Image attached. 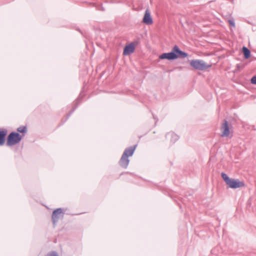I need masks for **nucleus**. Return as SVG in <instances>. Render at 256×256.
<instances>
[{
  "label": "nucleus",
  "instance_id": "1",
  "mask_svg": "<svg viewBox=\"0 0 256 256\" xmlns=\"http://www.w3.org/2000/svg\"><path fill=\"white\" fill-rule=\"evenodd\" d=\"M136 145H134V146L126 148L124 150L119 161V164L122 168H127L130 162V160H128V157L132 156L136 148Z\"/></svg>",
  "mask_w": 256,
  "mask_h": 256
},
{
  "label": "nucleus",
  "instance_id": "2",
  "mask_svg": "<svg viewBox=\"0 0 256 256\" xmlns=\"http://www.w3.org/2000/svg\"><path fill=\"white\" fill-rule=\"evenodd\" d=\"M221 176L226 185L230 188L235 189L244 186V182L238 179L230 178L224 172H222Z\"/></svg>",
  "mask_w": 256,
  "mask_h": 256
},
{
  "label": "nucleus",
  "instance_id": "3",
  "mask_svg": "<svg viewBox=\"0 0 256 256\" xmlns=\"http://www.w3.org/2000/svg\"><path fill=\"white\" fill-rule=\"evenodd\" d=\"M24 136L16 132H12L8 136L6 146H12L20 143Z\"/></svg>",
  "mask_w": 256,
  "mask_h": 256
},
{
  "label": "nucleus",
  "instance_id": "4",
  "mask_svg": "<svg viewBox=\"0 0 256 256\" xmlns=\"http://www.w3.org/2000/svg\"><path fill=\"white\" fill-rule=\"evenodd\" d=\"M220 130L222 132L221 136H232V126L230 124H229L228 122L226 120H224V123L222 124L220 127Z\"/></svg>",
  "mask_w": 256,
  "mask_h": 256
},
{
  "label": "nucleus",
  "instance_id": "5",
  "mask_svg": "<svg viewBox=\"0 0 256 256\" xmlns=\"http://www.w3.org/2000/svg\"><path fill=\"white\" fill-rule=\"evenodd\" d=\"M190 66L196 70H204L210 66L202 60H192L190 62Z\"/></svg>",
  "mask_w": 256,
  "mask_h": 256
},
{
  "label": "nucleus",
  "instance_id": "6",
  "mask_svg": "<svg viewBox=\"0 0 256 256\" xmlns=\"http://www.w3.org/2000/svg\"><path fill=\"white\" fill-rule=\"evenodd\" d=\"M62 210L60 208L55 210L52 214V220L53 224H56L61 216H62Z\"/></svg>",
  "mask_w": 256,
  "mask_h": 256
},
{
  "label": "nucleus",
  "instance_id": "7",
  "mask_svg": "<svg viewBox=\"0 0 256 256\" xmlns=\"http://www.w3.org/2000/svg\"><path fill=\"white\" fill-rule=\"evenodd\" d=\"M172 50L173 52L175 54L176 56V58H184L188 56V54L187 53L180 50L179 48L177 46H175Z\"/></svg>",
  "mask_w": 256,
  "mask_h": 256
},
{
  "label": "nucleus",
  "instance_id": "8",
  "mask_svg": "<svg viewBox=\"0 0 256 256\" xmlns=\"http://www.w3.org/2000/svg\"><path fill=\"white\" fill-rule=\"evenodd\" d=\"M136 44L134 42H131L129 44L126 46L124 50L123 54L128 56L132 54L135 49Z\"/></svg>",
  "mask_w": 256,
  "mask_h": 256
},
{
  "label": "nucleus",
  "instance_id": "9",
  "mask_svg": "<svg viewBox=\"0 0 256 256\" xmlns=\"http://www.w3.org/2000/svg\"><path fill=\"white\" fill-rule=\"evenodd\" d=\"M159 58L162 60L168 59L169 60H172L176 59V56L172 50L170 52L164 53L162 54L160 56Z\"/></svg>",
  "mask_w": 256,
  "mask_h": 256
},
{
  "label": "nucleus",
  "instance_id": "10",
  "mask_svg": "<svg viewBox=\"0 0 256 256\" xmlns=\"http://www.w3.org/2000/svg\"><path fill=\"white\" fill-rule=\"evenodd\" d=\"M142 22L146 24H152V20L150 16V14L148 10H146L145 12Z\"/></svg>",
  "mask_w": 256,
  "mask_h": 256
},
{
  "label": "nucleus",
  "instance_id": "11",
  "mask_svg": "<svg viewBox=\"0 0 256 256\" xmlns=\"http://www.w3.org/2000/svg\"><path fill=\"white\" fill-rule=\"evenodd\" d=\"M166 138L170 142L174 143L178 140V136L174 132H170L166 134Z\"/></svg>",
  "mask_w": 256,
  "mask_h": 256
},
{
  "label": "nucleus",
  "instance_id": "12",
  "mask_svg": "<svg viewBox=\"0 0 256 256\" xmlns=\"http://www.w3.org/2000/svg\"><path fill=\"white\" fill-rule=\"evenodd\" d=\"M8 134V130L6 129H0V146H2L5 142V138Z\"/></svg>",
  "mask_w": 256,
  "mask_h": 256
},
{
  "label": "nucleus",
  "instance_id": "13",
  "mask_svg": "<svg viewBox=\"0 0 256 256\" xmlns=\"http://www.w3.org/2000/svg\"><path fill=\"white\" fill-rule=\"evenodd\" d=\"M242 52L244 54V56L245 58H248L250 57V50L246 48V47L242 48Z\"/></svg>",
  "mask_w": 256,
  "mask_h": 256
},
{
  "label": "nucleus",
  "instance_id": "14",
  "mask_svg": "<svg viewBox=\"0 0 256 256\" xmlns=\"http://www.w3.org/2000/svg\"><path fill=\"white\" fill-rule=\"evenodd\" d=\"M17 131L22 134H25L27 132V128L26 126H20L17 128Z\"/></svg>",
  "mask_w": 256,
  "mask_h": 256
},
{
  "label": "nucleus",
  "instance_id": "15",
  "mask_svg": "<svg viewBox=\"0 0 256 256\" xmlns=\"http://www.w3.org/2000/svg\"><path fill=\"white\" fill-rule=\"evenodd\" d=\"M46 256H58V254L55 252H52L48 254Z\"/></svg>",
  "mask_w": 256,
  "mask_h": 256
},
{
  "label": "nucleus",
  "instance_id": "16",
  "mask_svg": "<svg viewBox=\"0 0 256 256\" xmlns=\"http://www.w3.org/2000/svg\"><path fill=\"white\" fill-rule=\"evenodd\" d=\"M251 82L252 84H256V75L252 78Z\"/></svg>",
  "mask_w": 256,
  "mask_h": 256
},
{
  "label": "nucleus",
  "instance_id": "17",
  "mask_svg": "<svg viewBox=\"0 0 256 256\" xmlns=\"http://www.w3.org/2000/svg\"><path fill=\"white\" fill-rule=\"evenodd\" d=\"M228 22H229L230 24V26H232L234 27L235 26L234 22V20H228Z\"/></svg>",
  "mask_w": 256,
  "mask_h": 256
}]
</instances>
